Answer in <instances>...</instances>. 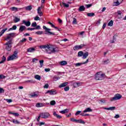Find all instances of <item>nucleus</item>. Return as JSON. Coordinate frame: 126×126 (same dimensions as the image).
Returning <instances> with one entry per match:
<instances>
[{"instance_id":"f257e3e1","label":"nucleus","mask_w":126,"mask_h":126,"mask_svg":"<svg viewBox=\"0 0 126 126\" xmlns=\"http://www.w3.org/2000/svg\"><path fill=\"white\" fill-rule=\"evenodd\" d=\"M40 49H45L47 54H56L59 52V48L52 45H45L39 46Z\"/></svg>"},{"instance_id":"f03ea898","label":"nucleus","mask_w":126,"mask_h":126,"mask_svg":"<svg viewBox=\"0 0 126 126\" xmlns=\"http://www.w3.org/2000/svg\"><path fill=\"white\" fill-rule=\"evenodd\" d=\"M18 54V52H17V51H15L12 55L9 56L7 58V61L8 62H9V61H14V60H16V59L18 58V57H17Z\"/></svg>"},{"instance_id":"7ed1b4c3","label":"nucleus","mask_w":126,"mask_h":126,"mask_svg":"<svg viewBox=\"0 0 126 126\" xmlns=\"http://www.w3.org/2000/svg\"><path fill=\"white\" fill-rule=\"evenodd\" d=\"M104 74H101L100 72H97L95 75V79L96 80H103L104 79Z\"/></svg>"},{"instance_id":"20e7f679","label":"nucleus","mask_w":126,"mask_h":126,"mask_svg":"<svg viewBox=\"0 0 126 126\" xmlns=\"http://www.w3.org/2000/svg\"><path fill=\"white\" fill-rule=\"evenodd\" d=\"M15 37H16V33L14 32L10 33L8 34L5 40H6V41H8V40H10V41H11V42L12 43V38Z\"/></svg>"},{"instance_id":"39448f33","label":"nucleus","mask_w":126,"mask_h":126,"mask_svg":"<svg viewBox=\"0 0 126 126\" xmlns=\"http://www.w3.org/2000/svg\"><path fill=\"white\" fill-rule=\"evenodd\" d=\"M43 29H44V30H45L46 35H55V32H50L51 31V29L46 28L45 26H43Z\"/></svg>"},{"instance_id":"423d86ee","label":"nucleus","mask_w":126,"mask_h":126,"mask_svg":"<svg viewBox=\"0 0 126 126\" xmlns=\"http://www.w3.org/2000/svg\"><path fill=\"white\" fill-rule=\"evenodd\" d=\"M40 114L42 119H49L51 117V115L48 112H41Z\"/></svg>"},{"instance_id":"0eeeda50","label":"nucleus","mask_w":126,"mask_h":126,"mask_svg":"<svg viewBox=\"0 0 126 126\" xmlns=\"http://www.w3.org/2000/svg\"><path fill=\"white\" fill-rule=\"evenodd\" d=\"M11 44H12L11 40H9L7 43H5L4 45L6 46L5 50L7 51H10L11 50Z\"/></svg>"},{"instance_id":"6e6552de","label":"nucleus","mask_w":126,"mask_h":126,"mask_svg":"<svg viewBox=\"0 0 126 126\" xmlns=\"http://www.w3.org/2000/svg\"><path fill=\"white\" fill-rule=\"evenodd\" d=\"M121 98H122V95L117 94H116L113 97H112L110 99V101H111L112 102H113V101H117V100H120Z\"/></svg>"},{"instance_id":"1a4fd4ad","label":"nucleus","mask_w":126,"mask_h":126,"mask_svg":"<svg viewBox=\"0 0 126 126\" xmlns=\"http://www.w3.org/2000/svg\"><path fill=\"white\" fill-rule=\"evenodd\" d=\"M83 47H85V44H82L80 45H76L73 47V50L74 51H78V50H81Z\"/></svg>"},{"instance_id":"9d476101","label":"nucleus","mask_w":126,"mask_h":126,"mask_svg":"<svg viewBox=\"0 0 126 126\" xmlns=\"http://www.w3.org/2000/svg\"><path fill=\"white\" fill-rule=\"evenodd\" d=\"M45 94H49V95H56L58 94V92L55 90H51L47 91Z\"/></svg>"},{"instance_id":"9b49d317","label":"nucleus","mask_w":126,"mask_h":126,"mask_svg":"<svg viewBox=\"0 0 126 126\" xmlns=\"http://www.w3.org/2000/svg\"><path fill=\"white\" fill-rule=\"evenodd\" d=\"M117 14H118V19H122V18L124 17V14H123V13H122V11H118Z\"/></svg>"},{"instance_id":"f8f14e48","label":"nucleus","mask_w":126,"mask_h":126,"mask_svg":"<svg viewBox=\"0 0 126 126\" xmlns=\"http://www.w3.org/2000/svg\"><path fill=\"white\" fill-rule=\"evenodd\" d=\"M31 96L32 98H37L39 96V93L38 92H34L31 94Z\"/></svg>"},{"instance_id":"ddd939ff","label":"nucleus","mask_w":126,"mask_h":126,"mask_svg":"<svg viewBox=\"0 0 126 126\" xmlns=\"http://www.w3.org/2000/svg\"><path fill=\"white\" fill-rule=\"evenodd\" d=\"M25 29H26V27H25V26H21L19 29V32L20 33H22V32H23Z\"/></svg>"},{"instance_id":"4468645a","label":"nucleus","mask_w":126,"mask_h":126,"mask_svg":"<svg viewBox=\"0 0 126 126\" xmlns=\"http://www.w3.org/2000/svg\"><path fill=\"white\" fill-rule=\"evenodd\" d=\"M22 22L23 24H25V25H26V26H27L28 27L31 25V23L30 21H26L25 20H23Z\"/></svg>"},{"instance_id":"2eb2a0df","label":"nucleus","mask_w":126,"mask_h":126,"mask_svg":"<svg viewBox=\"0 0 126 126\" xmlns=\"http://www.w3.org/2000/svg\"><path fill=\"white\" fill-rule=\"evenodd\" d=\"M104 110H108V111H114L115 110L116 107H103Z\"/></svg>"},{"instance_id":"dca6fc26","label":"nucleus","mask_w":126,"mask_h":126,"mask_svg":"<svg viewBox=\"0 0 126 126\" xmlns=\"http://www.w3.org/2000/svg\"><path fill=\"white\" fill-rule=\"evenodd\" d=\"M11 10H12V11H18V10H21V9H22V8H17V7H12L11 8H10Z\"/></svg>"},{"instance_id":"f3484780","label":"nucleus","mask_w":126,"mask_h":126,"mask_svg":"<svg viewBox=\"0 0 126 126\" xmlns=\"http://www.w3.org/2000/svg\"><path fill=\"white\" fill-rule=\"evenodd\" d=\"M67 84H68V82H65L59 85V88H63V87H65Z\"/></svg>"},{"instance_id":"a211bd4d","label":"nucleus","mask_w":126,"mask_h":126,"mask_svg":"<svg viewBox=\"0 0 126 126\" xmlns=\"http://www.w3.org/2000/svg\"><path fill=\"white\" fill-rule=\"evenodd\" d=\"M53 116H54V117H56L57 119H62V116L57 114V112L56 111H54L53 112Z\"/></svg>"},{"instance_id":"6ab92c4d","label":"nucleus","mask_w":126,"mask_h":126,"mask_svg":"<svg viewBox=\"0 0 126 126\" xmlns=\"http://www.w3.org/2000/svg\"><path fill=\"white\" fill-rule=\"evenodd\" d=\"M92 109L90 108V107H88L85 109L83 112V113H88L90 112H92Z\"/></svg>"},{"instance_id":"aec40b11","label":"nucleus","mask_w":126,"mask_h":126,"mask_svg":"<svg viewBox=\"0 0 126 126\" xmlns=\"http://www.w3.org/2000/svg\"><path fill=\"white\" fill-rule=\"evenodd\" d=\"M76 123H77L78 124H82L83 125H85V122L81 119L76 120Z\"/></svg>"},{"instance_id":"412c9836","label":"nucleus","mask_w":126,"mask_h":126,"mask_svg":"<svg viewBox=\"0 0 126 126\" xmlns=\"http://www.w3.org/2000/svg\"><path fill=\"white\" fill-rule=\"evenodd\" d=\"M85 8H86L84 7V6H80L79 8L78 11H80V12L84 11V10H85Z\"/></svg>"},{"instance_id":"4be33fe9","label":"nucleus","mask_w":126,"mask_h":126,"mask_svg":"<svg viewBox=\"0 0 126 126\" xmlns=\"http://www.w3.org/2000/svg\"><path fill=\"white\" fill-rule=\"evenodd\" d=\"M34 51H35L34 48H30L27 49V52H28V53H33Z\"/></svg>"},{"instance_id":"5701e85b","label":"nucleus","mask_w":126,"mask_h":126,"mask_svg":"<svg viewBox=\"0 0 126 126\" xmlns=\"http://www.w3.org/2000/svg\"><path fill=\"white\" fill-rule=\"evenodd\" d=\"M88 56H89V53L87 52L85 53H83L82 58L85 59L87 58V57H88Z\"/></svg>"},{"instance_id":"b1692460","label":"nucleus","mask_w":126,"mask_h":126,"mask_svg":"<svg viewBox=\"0 0 126 126\" xmlns=\"http://www.w3.org/2000/svg\"><path fill=\"white\" fill-rule=\"evenodd\" d=\"M61 78H62V77L54 76L53 77V79L54 81H58V80H59V79H61Z\"/></svg>"},{"instance_id":"393cba45","label":"nucleus","mask_w":126,"mask_h":126,"mask_svg":"<svg viewBox=\"0 0 126 126\" xmlns=\"http://www.w3.org/2000/svg\"><path fill=\"white\" fill-rule=\"evenodd\" d=\"M68 112H69V109H64L63 110H62L60 111V113L61 114H65L66 113H68Z\"/></svg>"},{"instance_id":"a878e982","label":"nucleus","mask_w":126,"mask_h":126,"mask_svg":"<svg viewBox=\"0 0 126 126\" xmlns=\"http://www.w3.org/2000/svg\"><path fill=\"white\" fill-rule=\"evenodd\" d=\"M17 28V27L16 25H14L8 30V32L9 31H12L13 30H16Z\"/></svg>"},{"instance_id":"bb28decb","label":"nucleus","mask_w":126,"mask_h":126,"mask_svg":"<svg viewBox=\"0 0 126 126\" xmlns=\"http://www.w3.org/2000/svg\"><path fill=\"white\" fill-rule=\"evenodd\" d=\"M59 63L61 65H66V64H67V62H66V61H63L60 62Z\"/></svg>"},{"instance_id":"cd10ccee","label":"nucleus","mask_w":126,"mask_h":126,"mask_svg":"<svg viewBox=\"0 0 126 126\" xmlns=\"http://www.w3.org/2000/svg\"><path fill=\"white\" fill-rule=\"evenodd\" d=\"M114 3L115 6H118L120 5V3H122V2H120V1L116 0L114 1Z\"/></svg>"},{"instance_id":"c85d7f7f","label":"nucleus","mask_w":126,"mask_h":126,"mask_svg":"<svg viewBox=\"0 0 126 126\" xmlns=\"http://www.w3.org/2000/svg\"><path fill=\"white\" fill-rule=\"evenodd\" d=\"M6 30H7V28H5L4 29H3L1 32H0V37H1V36H2V35H3V34H4V32H5V31H6Z\"/></svg>"},{"instance_id":"c756f323","label":"nucleus","mask_w":126,"mask_h":126,"mask_svg":"<svg viewBox=\"0 0 126 126\" xmlns=\"http://www.w3.org/2000/svg\"><path fill=\"white\" fill-rule=\"evenodd\" d=\"M95 16V13H87V16H89V17H93V16Z\"/></svg>"},{"instance_id":"7c9ffc66","label":"nucleus","mask_w":126,"mask_h":126,"mask_svg":"<svg viewBox=\"0 0 126 126\" xmlns=\"http://www.w3.org/2000/svg\"><path fill=\"white\" fill-rule=\"evenodd\" d=\"M9 114H10V115H13V116H15V117H18V116H19V114L17 113H13L12 112H9Z\"/></svg>"},{"instance_id":"2f4dec72","label":"nucleus","mask_w":126,"mask_h":126,"mask_svg":"<svg viewBox=\"0 0 126 126\" xmlns=\"http://www.w3.org/2000/svg\"><path fill=\"white\" fill-rule=\"evenodd\" d=\"M5 61H6V58H5V57H4V56H3L2 58L1 61L0 62V64L3 63H4V62H5Z\"/></svg>"},{"instance_id":"473e14b6","label":"nucleus","mask_w":126,"mask_h":126,"mask_svg":"<svg viewBox=\"0 0 126 126\" xmlns=\"http://www.w3.org/2000/svg\"><path fill=\"white\" fill-rule=\"evenodd\" d=\"M25 9L26 10H31V9H32V6L31 5H29V6H26L25 7Z\"/></svg>"},{"instance_id":"72a5a7b5","label":"nucleus","mask_w":126,"mask_h":126,"mask_svg":"<svg viewBox=\"0 0 126 126\" xmlns=\"http://www.w3.org/2000/svg\"><path fill=\"white\" fill-rule=\"evenodd\" d=\"M34 78L37 80H41V76L39 75H35L34 76Z\"/></svg>"},{"instance_id":"f704fd0d","label":"nucleus","mask_w":126,"mask_h":126,"mask_svg":"<svg viewBox=\"0 0 126 126\" xmlns=\"http://www.w3.org/2000/svg\"><path fill=\"white\" fill-rule=\"evenodd\" d=\"M19 21H20V19L17 17H15L14 19V22L15 23H17V22H19Z\"/></svg>"},{"instance_id":"c9c22d12","label":"nucleus","mask_w":126,"mask_h":126,"mask_svg":"<svg viewBox=\"0 0 126 126\" xmlns=\"http://www.w3.org/2000/svg\"><path fill=\"white\" fill-rule=\"evenodd\" d=\"M114 25V22L113 20H111L108 24V26L112 27Z\"/></svg>"},{"instance_id":"e433bc0d","label":"nucleus","mask_w":126,"mask_h":126,"mask_svg":"<svg viewBox=\"0 0 126 126\" xmlns=\"http://www.w3.org/2000/svg\"><path fill=\"white\" fill-rule=\"evenodd\" d=\"M40 66L39 67H43V64L44 63V60L39 61Z\"/></svg>"},{"instance_id":"4c0bfd02","label":"nucleus","mask_w":126,"mask_h":126,"mask_svg":"<svg viewBox=\"0 0 126 126\" xmlns=\"http://www.w3.org/2000/svg\"><path fill=\"white\" fill-rule=\"evenodd\" d=\"M83 51H79L78 53V57H82L83 56Z\"/></svg>"},{"instance_id":"58836bf2","label":"nucleus","mask_w":126,"mask_h":126,"mask_svg":"<svg viewBox=\"0 0 126 126\" xmlns=\"http://www.w3.org/2000/svg\"><path fill=\"white\" fill-rule=\"evenodd\" d=\"M43 33H44L43 31H38V32H35V34L36 35H42L43 34Z\"/></svg>"},{"instance_id":"ea45409f","label":"nucleus","mask_w":126,"mask_h":126,"mask_svg":"<svg viewBox=\"0 0 126 126\" xmlns=\"http://www.w3.org/2000/svg\"><path fill=\"white\" fill-rule=\"evenodd\" d=\"M42 8H43V6H41L40 7H38V9H37V13H40V12H42L41 11V9H42Z\"/></svg>"},{"instance_id":"a19ab883","label":"nucleus","mask_w":126,"mask_h":126,"mask_svg":"<svg viewBox=\"0 0 126 126\" xmlns=\"http://www.w3.org/2000/svg\"><path fill=\"white\" fill-rule=\"evenodd\" d=\"M82 64H83V63H75V66H80L81 65H82Z\"/></svg>"},{"instance_id":"79ce46f5","label":"nucleus","mask_w":126,"mask_h":126,"mask_svg":"<svg viewBox=\"0 0 126 126\" xmlns=\"http://www.w3.org/2000/svg\"><path fill=\"white\" fill-rule=\"evenodd\" d=\"M110 63V60H106L103 61V64H108Z\"/></svg>"},{"instance_id":"37998d69","label":"nucleus","mask_w":126,"mask_h":126,"mask_svg":"<svg viewBox=\"0 0 126 126\" xmlns=\"http://www.w3.org/2000/svg\"><path fill=\"white\" fill-rule=\"evenodd\" d=\"M12 123H13V124H19V121H18L15 119H13Z\"/></svg>"},{"instance_id":"c03bdc74","label":"nucleus","mask_w":126,"mask_h":126,"mask_svg":"<svg viewBox=\"0 0 126 126\" xmlns=\"http://www.w3.org/2000/svg\"><path fill=\"white\" fill-rule=\"evenodd\" d=\"M41 29V26H40L39 25L35 27V28H34V30H40Z\"/></svg>"},{"instance_id":"a18cd8bd","label":"nucleus","mask_w":126,"mask_h":126,"mask_svg":"<svg viewBox=\"0 0 126 126\" xmlns=\"http://www.w3.org/2000/svg\"><path fill=\"white\" fill-rule=\"evenodd\" d=\"M56 104V101L52 100L50 101V105L51 106H55V104Z\"/></svg>"},{"instance_id":"49530a36","label":"nucleus","mask_w":126,"mask_h":126,"mask_svg":"<svg viewBox=\"0 0 126 126\" xmlns=\"http://www.w3.org/2000/svg\"><path fill=\"white\" fill-rule=\"evenodd\" d=\"M63 4L64 7H69V4L65 3V2H63Z\"/></svg>"},{"instance_id":"de8ad7c7","label":"nucleus","mask_w":126,"mask_h":126,"mask_svg":"<svg viewBox=\"0 0 126 126\" xmlns=\"http://www.w3.org/2000/svg\"><path fill=\"white\" fill-rule=\"evenodd\" d=\"M26 41H27V39L23 38L22 40L20 41V43H24V42H26Z\"/></svg>"},{"instance_id":"09e8293b","label":"nucleus","mask_w":126,"mask_h":126,"mask_svg":"<svg viewBox=\"0 0 126 126\" xmlns=\"http://www.w3.org/2000/svg\"><path fill=\"white\" fill-rule=\"evenodd\" d=\"M37 26V23L34 22L32 24V27H36Z\"/></svg>"},{"instance_id":"8fccbe9b","label":"nucleus","mask_w":126,"mask_h":126,"mask_svg":"<svg viewBox=\"0 0 126 126\" xmlns=\"http://www.w3.org/2000/svg\"><path fill=\"white\" fill-rule=\"evenodd\" d=\"M73 24H77V22L76 21V19L75 18H74L73 19V22H72Z\"/></svg>"},{"instance_id":"3c124183","label":"nucleus","mask_w":126,"mask_h":126,"mask_svg":"<svg viewBox=\"0 0 126 126\" xmlns=\"http://www.w3.org/2000/svg\"><path fill=\"white\" fill-rule=\"evenodd\" d=\"M1 93H4V90L2 88H0V94Z\"/></svg>"},{"instance_id":"603ef678","label":"nucleus","mask_w":126,"mask_h":126,"mask_svg":"<svg viewBox=\"0 0 126 126\" xmlns=\"http://www.w3.org/2000/svg\"><path fill=\"white\" fill-rule=\"evenodd\" d=\"M80 115L82 117H86V116H89V114H84V113H81Z\"/></svg>"},{"instance_id":"864d4df0","label":"nucleus","mask_w":126,"mask_h":126,"mask_svg":"<svg viewBox=\"0 0 126 126\" xmlns=\"http://www.w3.org/2000/svg\"><path fill=\"white\" fill-rule=\"evenodd\" d=\"M68 90H69V86H67V87H66L64 88V91H68Z\"/></svg>"},{"instance_id":"5fc2aeb1","label":"nucleus","mask_w":126,"mask_h":126,"mask_svg":"<svg viewBox=\"0 0 126 126\" xmlns=\"http://www.w3.org/2000/svg\"><path fill=\"white\" fill-rule=\"evenodd\" d=\"M44 88L45 89H48V88H49V84H46L44 86Z\"/></svg>"},{"instance_id":"6e6d98bb","label":"nucleus","mask_w":126,"mask_h":126,"mask_svg":"<svg viewBox=\"0 0 126 126\" xmlns=\"http://www.w3.org/2000/svg\"><path fill=\"white\" fill-rule=\"evenodd\" d=\"M34 20L36 21H37V20H40V17L39 16H37L34 18Z\"/></svg>"},{"instance_id":"4d7b16f0","label":"nucleus","mask_w":126,"mask_h":126,"mask_svg":"<svg viewBox=\"0 0 126 126\" xmlns=\"http://www.w3.org/2000/svg\"><path fill=\"white\" fill-rule=\"evenodd\" d=\"M5 78V76L3 75H0V79H4Z\"/></svg>"},{"instance_id":"13d9d810","label":"nucleus","mask_w":126,"mask_h":126,"mask_svg":"<svg viewBox=\"0 0 126 126\" xmlns=\"http://www.w3.org/2000/svg\"><path fill=\"white\" fill-rule=\"evenodd\" d=\"M26 82L27 83H34V81L33 80H27L26 81Z\"/></svg>"},{"instance_id":"bf43d9fd","label":"nucleus","mask_w":126,"mask_h":126,"mask_svg":"<svg viewBox=\"0 0 126 126\" xmlns=\"http://www.w3.org/2000/svg\"><path fill=\"white\" fill-rule=\"evenodd\" d=\"M92 6V4H86V7L87 8H89V7H91Z\"/></svg>"},{"instance_id":"052dcab7","label":"nucleus","mask_w":126,"mask_h":126,"mask_svg":"<svg viewBox=\"0 0 126 126\" xmlns=\"http://www.w3.org/2000/svg\"><path fill=\"white\" fill-rule=\"evenodd\" d=\"M36 106L37 107V108H39L40 107H42V104H41V103H37L36 104Z\"/></svg>"},{"instance_id":"680f3d73","label":"nucleus","mask_w":126,"mask_h":126,"mask_svg":"<svg viewBox=\"0 0 126 126\" xmlns=\"http://www.w3.org/2000/svg\"><path fill=\"white\" fill-rule=\"evenodd\" d=\"M73 87H74L75 88H77L78 86H77V82L73 83Z\"/></svg>"},{"instance_id":"e2e57ef3","label":"nucleus","mask_w":126,"mask_h":126,"mask_svg":"<svg viewBox=\"0 0 126 126\" xmlns=\"http://www.w3.org/2000/svg\"><path fill=\"white\" fill-rule=\"evenodd\" d=\"M70 121L71 122H73L74 123H76V119H75L74 118H71L70 119Z\"/></svg>"},{"instance_id":"0e129e2a","label":"nucleus","mask_w":126,"mask_h":126,"mask_svg":"<svg viewBox=\"0 0 126 126\" xmlns=\"http://www.w3.org/2000/svg\"><path fill=\"white\" fill-rule=\"evenodd\" d=\"M36 61H39V60L36 58L32 59V63H36Z\"/></svg>"},{"instance_id":"69168bd1","label":"nucleus","mask_w":126,"mask_h":126,"mask_svg":"<svg viewBox=\"0 0 126 126\" xmlns=\"http://www.w3.org/2000/svg\"><path fill=\"white\" fill-rule=\"evenodd\" d=\"M80 113H81V111H77L76 112V113H75V116H78V115H79V114H80Z\"/></svg>"},{"instance_id":"338daca9","label":"nucleus","mask_w":126,"mask_h":126,"mask_svg":"<svg viewBox=\"0 0 126 126\" xmlns=\"http://www.w3.org/2000/svg\"><path fill=\"white\" fill-rule=\"evenodd\" d=\"M45 125V123L44 122H40L39 123V126H44Z\"/></svg>"},{"instance_id":"774afa93","label":"nucleus","mask_w":126,"mask_h":126,"mask_svg":"<svg viewBox=\"0 0 126 126\" xmlns=\"http://www.w3.org/2000/svg\"><path fill=\"white\" fill-rule=\"evenodd\" d=\"M6 101H7V103H11L12 102V100L8 99H6Z\"/></svg>"}]
</instances>
